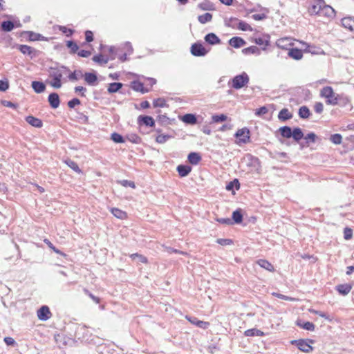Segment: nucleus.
Instances as JSON below:
<instances>
[{
	"instance_id": "21",
	"label": "nucleus",
	"mask_w": 354,
	"mask_h": 354,
	"mask_svg": "<svg viewBox=\"0 0 354 354\" xmlns=\"http://www.w3.org/2000/svg\"><path fill=\"white\" fill-rule=\"evenodd\" d=\"M83 76L89 85H93L97 80V75L93 73H86Z\"/></svg>"
},
{
	"instance_id": "17",
	"label": "nucleus",
	"mask_w": 354,
	"mask_h": 354,
	"mask_svg": "<svg viewBox=\"0 0 354 354\" xmlns=\"http://www.w3.org/2000/svg\"><path fill=\"white\" fill-rule=\"evenodd\" d=\"M342 24L349 30H353L354 28V19L352 17H345L342 19Z\"/></svg>"
},
{
	"instance_id": "1",
	"label": "nucleus",
	"mask_w": 354,
	"mask_h": 354,
	"mask_svg": "<svg viewBox=\"0 0 354 354\" xmlns=\"http://www.w3.org/2000/svg\"><path fill=\"white\" fill-rule=\"evenodd\" d=\"M67 71L66 68L64 66L53 68L49 69V78L51 80L47 81L52 87L55 88H59L62 86L61 80L63 75Z\"/></svg>"
},
{
	"instance_id": "48",
	"label": "nucleus",
	"mask_w": 354,
	"mask_h": 354,
	"mask_svg": "<svg viewBox=\"0 0 354 354\" xmlns=\"http://www.w3.org/2000/svg\"><path fill=\"white\" fill-rule=\"evenodd\" d=\"M353 231L351 228L346 227L344 230V237L346 240H349L352 238Z\"/></svg>"
},
{
	"instance_id": "32",
	"label": "nucleus",
	"mask_w": 354,
	"mask_h": 354,
	"mask_svg": "<svg viewBox=\"0 0 354 354\" xmlns=\"http://www.w3.org/2000/svg\"><path fill=\"white\" fill-rule=\"evenodd\" d=\"M198 19L200 23L205 24L207 22L210 21L212 19V15L209 12H207L202 15H199Z\"/></svg>"
},
{
	"instance_id": "52",
	"label": "nucleus",
	"mask_w": 354,
	"mask_h": 354,
	"mask_svg": "<svg viewBox=\"0 0 354 354\" xmlns=\"http://www.w3.org/2000/svg\"><path fill=\"white\" fill-rule=\"evenodd\" d=\"M169 138V136L167 135H159L156 137V140L158 143L163 144Z\"/></svg>"
},
{
	"instance_id": "60",
	"label": "nucleus",
	"mask_w": 354,
	"mask_h": 354,
	"mask_svg": "<svg viewBox=\"0 0 354 354\" xmlns=\"http://www.w3.org/2000/svg\"><path fill=\"white\" fill-rule=\"evenodd\" d=\"M9 87L7 81L0 80V91H6Z\"/></svg>"
},
{
	"instance_id": "57",
	"label": "nucleus",
	"mask_w": 354,
	"mask_h": 354,
	"mask_svg": "<svg viewBox=\"0 0 354 354\" xmlns=\"http://www.w3.org/2000/svg\"><path fill=\"white\" fill-rule=\"evenodd\" d=\"M216 242L221 245H230L232 243L231 239H218Z\"/></svg>"
},
{
	"instance_id": "14",
	"label": "nucleus",
	"mask_w": 354,
	"mask_h": 354,
	"mask_svg": "<svg viewBox=\"0 0 354 354\" xmlns=\"http://www.w3.org/2000/svg\"><path fill=\"white\" fill-rule=\"evenodd\" d=\"M257 263L261 268L266 270L273 272L274 271V266L267 260L259 259L257 261Z\"/></svg>"
},
{
	"instance_id": "9",
	"label": "nucleus",
	"mask_w": 354,
	"mask_h": 354,
	"mask_svg": "<svg viewBox=\"0 0 354 354\" xmlns=\"http://www.w3.org/2000/svg\"><path fill=\"white\" fill-rule=\"evenodd\" d=\"M48 102L50 106L53 109H56L59 105V97L57 93H52L48 96Z\"/></svg>"
},
{
	"instance_id": "20",
	"label": "nucleus",
	"mask_w": 354,
	"mask_h": 354,
	"mask_svg": "<svg viewBox=\"0 0 354 354\" xmlns=\"http://www.w3.org/2000/svg\"><path fill=\"white\" fill-rule=\"evenodd\" d=\"M325 2L324 0H316L315 3L312 6L311 11L313 13L317 14L322 10Z\"/></svg>"
},
{
	"instance_id": "42",
	"label": "nucleus",
	"mask_w": 354,
	"mask_h": 354,
	"mask_svg": "<svg viewBox=\"0 0 354 354\" xmlns=\"http://www.w3.org/2000/svg\"><path fill=\"white\" fill-rule=\"evenodd\" d=\"M111 139L115 143H123L124 142L123 137L117 133L111 134Z\"/></svg>"
},
{
	"instance_id": "61",
	"label": "nucleus",
	"mask_w": 354,
	"mask_h": 354,
	"mask_svg": "<svg viewBox=\"0 0 354 354\" xmlns=\"http://www.w3.org/2000/svg\"><path fill=\"white\" fill-rule=\"evenodd\" d=\"M77 55L82 57H88L91 55V52L89 50H82L77 53Z\"/></svg>"
},
{
	"instance_id": "49",
	"label": "nucleus",
	"mask_w": 354,
	"mask_h": 354,
	"mask_svg": "<svg viewBox=\"0 0 354 354\" xmlns=\"http://www.w3.org/2000/svg\"><path fill=\"white\" fill-rule=\"evenodd\" d=\"M272 295L274 297L279 298V299L287 300V301H295V298L290 297H288V296H286V295H281L279 293H277V292H272Z\"/></svg>"
},
{
	"instance_id": "46",
	"label": "nucleus",
	"mask_w": 354,
	"mask_h": 354,
	"mask_svg": "<svg viewBox=\"0 0 354 354\" xmlns=\"http://www.w3.org/2000/svg\"><path fill=\"white\" fill-rule=\"evenodd\" d=\"M238 28L243 31L252 30L251 26L244 21H240L239 23Z\"/></svg>"
},
{
	"instance_id": "56",
	"label": "nucleus",
	"mask_w": 354,
	"mask_h": 354,
	"mask_svg": "<svg viewBox=\"0 0 354 354\" xmlns=\"http://www.w3.org/2000/svg\"><path fill=\"white\" fill-rule=\"evenodd\" d=\"M234 185H236V189H238L239 188V183L238 180H236V179H235L234 181L228 183L227 185L226 186V189L227 190H232L233 189V187Z\"/></svg>"
},
{
	"instance_id": "16",
	"label": "nucleus",
	"mask_w": 354,
	"mask_h": 354,
	"mask_svg": "<svg viewBox=\"0 0 354 354\" xmlns=\"http://www.w3.org/2000/svg\"><path fill=\"white\" fill-rule=\"evenodd\" d=\"M177 171L181 177L187 176L192 171V167L189 165H178Z\"/></svg>"
},
{
	"instance_id": "53",
	"label": "nucleus",
	"mask_w": 354,
	"mask_h": 354,
	"mask_svg": "<svg viewBox=\"0 0 354 354\" xmlns=\"http://www.w3.org/2000/svg\"><path fill=\"white\" fill-rule=\"evenodd\" d=\"M80 104V101L79 99L77 98H73L71 100H70L68 102V106L71 108V109H73L74 108L75 106L77 105H79Z\"/></svg>"
},
{
	"instance_id": "25",
	"label": "nucleus",
	"mask_w": 354,
	"mask_h": 354,
	"mask_svg": "<svg viewBox=\"0 0 354 354\" xmlns=\"http://www.w3.org/2000/svg\"><path fill=\"white\" fill-rule=\"evenodd\" d=\"M138 120L142 122L144 124L149 127H153L154 125V120L150 116H139Z\"/></svg>"
},
{
	"instance_id": "27",
	"label": "nucleus",
	"mask_w": 354,
	"mask_h": 354,
	"mask_svg": "<svg viewBox=\"0 0 354 354\" xmlns=\"http://www.w3.org/2000/svg\"><path fill=\"white\" fill-rule=\"evenodd\" d=\"M292 117V114L287 109H283L280 111L278 118L279 120L285 121L290 119Z\"/></svg>"
},
{
	"instance_id": "55",
	"label": "nucleus",
	"mask_w": 354,
	"mask_h": 354,
	"mask_svg": "<svg viewBox=\"0 0 354 354\" xmlns=\"http://www.w3.org/2000/svg\"><path fill=\"white\" fill-rule=\"evenodd\" d=\"M308 310H309L310 313L318 315L320 317H324V318H325L326 319H329L328 316L326 313H324L323 312L315 310L312 309V308L309 309Z\"/></svg>"
},
{
	"instance_id": "5",
	"label": "nucleus",
	"mask_w": 354,
	"mask_h": 354,
	"mask_svg": "<svg viewBox=\"0 0 354 354\" xmlns=\"http://www.w3.org/2000/svg\"><path fill=\"white\" fill-rule=\"evenodd\" d=\"M191 53L194 56L201 57L205 56L207 51L202 44L195 43L191 47Z\"/></svg>"
},
{
	"instance_id": "63",
	"label": "nucleus",
	"mask_w": 354,
	"mask_h": 354,
	"mask_svg": "<svg viewBox=\"0 0 354 354\" xmlns=\"http://www.w3.org/2000/svg\"><path fill=\"white\" fill-rule=\"evenodd\" d=\"M85 38L87 42H91L93 40V32L90 30H86L85 32Z\"/></svg>"
},
{
	"instance_id": "35",
	"label": "nucleus",
	"mask_w": 354,
	"mask_h": 354,
	"mask_svg": "<svg viewBox=\"0 0 354 354\" xmlns=\"http://www.w3.org/2000/svg\"><path fill=\"white\" fill-rule=\"evenodd\" d=\"M14 28V24L11 21H5L1 24V28L3 30L9 32L11 31Z\"/></svg>"
},
{
	"instance_id": "34",
	"label": "nucleus",
	"mask_w": 354,
	"mask_h": 354,
	"mask_svg": "<svg viewBox=\"0 0 354 354\" xmlns=\"http://www.w3.org/2000/svg\"><path fill=\"white\" fill-rule=\"evenodd\" d=\"M122 86V83H119V82L111 83L109 86L108 91H109V93H115L118 91H119V89L121 88Z\"/></svg>"
},
{
	"instance_id": "36",
	"label": "nucleus",
	"mask_w": 354,
	"mask_h": 354,
	"mask_svg": "<svg viewBox=\"0 0 354 354\" xmlns=\"http://www.w3.org/2000/svg\"><path fill=\"white\" fill-rule=\"evenodd\" d=\"M322 10L324 11L325 14L329 17H333L335 15V10L330 6L324 4Z\"/></svg>"
},
{
	"instance_id": "15",
	"label": "nucleus",
	"mask_w": 354,
	"mask_h": 354,
	"mask_svg": "<svg viewBox=\"0 0 354 354\" xmlns=\"http://www.w3.org/2000/svg\"><path fill=\"white\" fill-rule=\"evenodd\" d=\"M32 88L37 93H43L46 89L45 84L41 82L33 81L31 84Z\"/></svg>"
},
{
	"instance_id": "26",
	"label": "nucleus",
	"mask_w": 354,
	"mask_h": 354,
	"mask_svg": "<svg viewBox=\"0 0 354 354\" xmlns=\"http://www.w3.org/2000/svg\"><path fill=\"white\" fill-rule=\"evenodd\" d=\"M131 88L136 91H140L142 93L148 92V90L144 88L143 84L138 82L134 81L131 83Z\"/></svg>"
},
{
	"instance_id": "28",
	"label": "nucleus",
	"mask_w": 354,
	"mask_h": 354,
	"mask_svg": "<svg viewBox=\"0 0 354 354\" xmlns=\"http://www.w3.org/2000/svg\"><path fill=\"white\" fill-rule=\"evenodd\" d=\"M111 213L118 218L125 219L127 218V213L118 208H111Z\"/></svg>"
},
{
	"instance_id": "7",
	"label": "nucleus",
	"mask_w": 354,
	"mask_h": 354,
	"mask_svg": "<svg viewBox=\"0 0 354 354\" xmlns=\"http://www.w3.org/2000/svg\"><path fill=\"white\" fill-rule=\"evenodd\" d=\"M186 319L192 324L196 325V326L205 329L207 328L209 326V323L207 322H203L198 320L196 317H186Z\"/></svg>"
},
{
	"instance_id": "24",
	"label": "nucleus",
	"mask_w": 354,
	"mask_h": 354,
	"mask_svg": "<svg viewBox=\"0 0 354 354\" xmlns=\"http://www.w3.org/2000/svg\"><path fill=\"white\" fill-rule=\"evenodd\" d=\"M281 135L286 138H290L292 137V131L290 127L288 126L282 127L279 129Z\"/></svg>"
},
{
	"instance_id": "19",
	"label": "nucleus",
	"mask_w": 354,
	"mask_h": 354,
	"mask_svg": "<svg viewBox=\"0 0 354 354\" xmlns=\"http://www.w3.org/2000/svg\"><path fill=\"white\" fill-rule=\"evenodd\" d=\"M352 289L349 284H340L337 286V290L342 295H348Z\"/></svg>"
},
{
	"instance_id": "33",
	"label": "nucleus",
	"mask_w": 354,
	"mask_h": 354,
	"mask_svg": "<svg viewBox=\"0 0 354 354\" xmlns=\"http://www.w3.org/2000/svg\"><path fill=\"white\" fill-rule=\"evenodd\" d=\"M299 115L301 118H304V119L308 118L310 116L309 109L306 106H303L300 107V109L299 110Z\"/></svg>"
},
{
	"instance_id": "41",
	"label": "nucleus",
	"mask_w": 354,
	"mask_h": 354,
	"mask_svg": "<svg viewBox=\"0 0 354 354\" xmlns=\"http://www.w3.org/2000/svg\"><path fill=\"white\" fill-rule=\"evenodd\" d=\"M330 140L333 143L339 145L342 143V136L339 133H335L330 136Z\"/></svg>"
},
{
	"instance_id": "44",
	"label": "nucleus",
	"mask_w": 354,
	"mask_h": 354,
	"mask_svg": "<svg viewBox=\"0 0 354 354\" xmlns=\"http://www.w3.org/2000/svg\"><path fill=\"white\" fill-rule=\"evenodd\" d=\"M153 105L154 107H164L166 106V102L163 98H158L153 100Z\"/></svg>"
},
{
	"instance_id": "64",
	"label": "nucleus",
	"mask_w": 354,
	"mask_h": 354,
	"mask_svg": "<svg viewBox=\"0 0 354 354\" xmlns=\"http://www.w3.org/2000/svg\"><path fill=\"white\" fill-rule=\"evenodd\" d=\"M4 342L8 345V346H12V345H15V341L13 338L10 337H6L4 338Z\"/></svg>"
},
{
	"instance_id": "47",
	"label": "nucleus",
	"mask_w": 354,
	"mask_h": 354,
	"mask_svg": "<svg viewBox=\"0 0 354 354\" xmlns=\"http://www.w3.org/2000/svg\"><path fill=\"white\" fill-rule=\"evenodd\" d=\"M227 120V116L224 114H221L219 115H215L212 116V120L214 122H223Z\"/></svg>"
},
{
	"instance_id": "2",
	"label": "nucleus",
	"mask_w": 354,
	"mask_h": 354,
	"mask_svg": "<svg viewBox=\"0 0 354 354\" xmlns=\"http://www.w3.org/2000/svg\"><path fill=\"white\" fill-rule=\"evenodd\" d=\"M320 95L326 99V104L336 105L338 104V95L334 93L331 86H325L320 91Z\"/></svg>"
},
{
	"instance_id": "62",
	"label": "nucleus",
	"mask_w": 354,
	"mask_h": 354,
	"mask_svg": "<svg viewBox=\"0 0 354 354\" xmlns=\"http://www.w3.org/2000/svg\"><path fill=\"white\" fill-rule=\"evenodd\" d=\"M44 242L48 245V246L52 249L55 252L57 253V254H62V252L58 250L57 249L52 243L50 241L47 240V239H45L44 240Z\"/></svg>"
},
{
	"instance_id": "39",
	"label": "nucleus",
	"mask_w": 354,
	"mask_h": 354,
	"mask_svg": "<svg viewBox=\"0 0 354 354\" xmlns=\"http://www.w3.org/2000/svg\"><path fill=\"white\" fill-rule=\"evenodd\" d=\"M66 164L71 167L73 170L77 172L78 174L82 173V170L79 168L78 165L76 162L71 160H66L65 161Z\"/></svg>"
},
{
	"instance_id": "43",
	"label": "nucleus",
	"mask_w": 354,
	"mask_h": 354,
	"mask_svg": "<svg viewBox=\"0 0 354 354\" xmlns=\"http://www.w3.org/2000/svg\"><path fill=\"white\" fill-rule=\"evenodd\" d=\"M66 46L68 48L71 49V53H75L79 49V47L77 45V44L73 42V41H68Z\"/></svg>"
},
{
	"instance_id": "8",
	"label": "nucleus",
	"mask_w": 354,
	"mask_h": 354,
	"mask_svg": "<svg viewBox=\"0 0 354 354\" xmlns=\"http://www.w3.org/2000/svg\"><path fill=\"white\" fill-rule=\"evenodd\" d=\"M297 346L301 351L309 353L313 351V347L308 344L306 340L299 339L295 341Z\"/></svg>"
},
{
	"instance_id": "23",
	"label": "nucleus",
	"mask_w": 354,
	"mask_h": 354,
	"mask_svg": "<svg viewBox=\"0 0 354 354\" xmlns=\"http://www.w3.org/2000/svg\"><path fill=\"white\" fill-rule=\"evenodd\" d=\"M182 121L187 124H194L196 123L197 120L194 115L187 113L183 116Z\"/></svg>"
},
{
	"instance_id": "45",
	"label": "nucleus",
	"mask_w": 354,
	"mask_h": 354,
	"mask_svg": "<svg viewBox=\"0 0 354 354\" xmlns=\"http://www.w3.org/2000/svg\"><path fill=\"white\" fill-rule=\"evenodd\" d=\"M118 183L119 184H120L121 185H122L123 187H130L131 188L136 187V185H135L134 182H133V181H130V180H118Z\"/></svg>"
},
{
	"instance_id": "40",
	"label": "nucleus",
	"mask_w": 354,
	"mask_h": 354,
	"mask_svg": "<svg viewBox=\"0 0 354 354\" xmlns=\"http://www.w3.org/2000/svg\"><path fill=\"white\" fill-rule=\"evenodd\" d=\"M19 49L23 54L31 55L33 52V49L27 45H20Z\"/></svg>"
},
{
	"instance_id": "30",
	"label": "nucleus",
	"mask_w": 354,
	"mask_h": 354,
	"mask_svg": "<svg viewBox=\"0 0 354 354\" xmlns=\"http://www.w3.org/2000/svg\"><path fill=\"white\" fill-rule=\"evenodd\" d=\"M297 325L307 330L313 331L315 330V325L310 322L301 324L300 321H297Z\"/></svg>"
},
{
	"instance_id": "6",
	"label": "nucleus",
	"mask_w": 354,
	"mask_h": 354,
	"mask_svg": "<svg viewBox=\"0 0 354 354\" xmlns=\"http://www.w3.org/2000/svg\"><path fill=\"white\" fill-rule=\"evenodd\" d=\"M51 313L49 310V308L46 306H41L37 310V317L39 319L42 321H46L50 317Z\"/></svg>"
},
{
	"instance_id": "37",
	"label": "nucleus",
	"mask_w": 354,
	"mask_h": 354,
	"mask_svg": "<svg viewBox=\"0 0 354 354\" xmlns=\"http://www.w3.org/2000/svg\"><path fill=\"white\" fill-rule=\"evenodd\" d=\"M83 77V74L81 71H75L68 75V79L71 81H76Z\"/></svg>"
},
{
	"instance_id": "4",
	"label": "nucleus",
	"mask_w": 354,
	"mask_h": 354,
	"mask_svg": "<svg viewBox=\"0 0 354 354\" xmlns=\"http://www.w3.org/2000/svg\"><path fill=\"white\" fill-rule=\"evenodd\" d=\"M235 136L239 139L238 143H248L250 142V131L247 128L239 129Z\"/></svg>"
},
{
	"instance_id": "3",
	"label": "nucleus",
	"mask_w": 354,
	"mask_h": 354,
	"mask_svg": "<svg viewBox=\"0 0 354 354\" xmlns=\"http://www.w3.org/2000/svg\"><path fill=\"white\" fill-rule=\"evenodd\" d=\"M248 82L249 76L243 72L232 79V87L235 89H240L246 86Z\"/></svg>"
},
{
	"instance_id": "58",
	"label": "nucleus",
	"mask_w": 354,
	"mask_h": 354,
	"mask_svg": "<svg viewBox=\"0 0 354 354\" xmlns=\"http://www.w3.org/2000/svg\"><path fill=\"white\" fill-rule=\"evenodd\" d=\"M288 41V38H282V39H278L277 44L279 47L283 48L286 46V44H287L286 42Z\"/></svg>"
},
{
	"instance_id": "31",
	"label": "nucleus",
	"mask_w": 354,
	"mask_h": 354,
	"mask_svg": "<svg viewBox=\"0 0 354 354\" xmlns=\"http://www.w3.org/2000/svg\"><path fill=\"white\" fill-rule=\"evenodd\" d=\"M245 335L248 337H252V336H263V333L260 330L252 328V329H248L245 331Z\"/></svg>"
},
{
	"instance_id": "18",
	"label": "nucleus",
	"mask_w": 354,
	"mask_h": 354,
	"mask_svg": "<svg viewBox=\"0 0 354 354\" xmlns=\"http://www.w3.org/2000/svg\"><path fill=\"white\" fill-rule=\"evenodd\" d=\"M188 160L192 165H197L201 160V156L198 153L191 152L188 155Z\"/></svg>"
},
{
	"instance_id": "29",
	"label": "nucleus",
	"mask_w": 354,
	"mask_h": 354,
	"mask_svg": "<svg viewBox=\"0 0 354 354\" xmlns=\"http://www.w3.org/2000/svg\"><path fill=\"white\" fill-rule=\"evenodd\" d=\"M292 137L295 141L299 142L304 137L301 129L299 127L295 128L292 131Z\"/></svg>"
},
{
	"instance_id": "54",
	"label": "nucleus",
	"mask_w": 354,
	"mask_h": 354,
	"mask_svg": "<svg viewBox=\"0 0 354 354\" xmlns=\"http://www.w3.org/2000/svg\"><path fill=\"white\" fill-rule=\"evenodd\" d=\"M131 257L133 259H135L136 258H138V260L142 262V263H146L147 262V259L144 256H142V255H140L138 254H133Z\"/></svg>"
},
{
	"instance_id": "38",
	"label": "nucleus",
	"mask_w": 354,
	"mask_h": 354,
	"mask_svg": "<svg viewBox=\"0 0 354 354\" xmlns=\"http://www.w3.org/2000/svg\"><path fill=\"white\" fill-rule=\"evenodd\" d=\"M232 219L236 223H241L243 220V216L241 210H236L232 213Z\"/></svg>"
},
{
	"instance_id": "59",
	"label": "nucleus",
	"mask_w": 354,
	"mask_h": 354,
	"mask_svg": "<svg viewBox=\"0 0 354 354\" xmlns=\"http://www.w3.org/2000/svg\"><path fill=\"white\" fill-rule=\"evenodd\" d=\"M267 112H268V109L266 106H262L256 110L255 114L259 116V115H264V114L267 113Z\"/></svg>"
},
{
	"instance_id": "13",
	"label": "nucleus",
	"mask_w": 354,
	"mask_h": 354,
	"mask_svg": "<svg viewBox=\"0 0 354 354\" xmlns=\"http://www.w3.org/2000/svg\"><path fill=\"white\" fill-rule=\"evenodd\" d=\"M26 121L32 125V127L40 128L42 127V122L39 118H35L32 115L27 116L26 118Z\"/></svg>"
},
{
	"instance_id": "10",
	"label": "nucleus",
	"mask_w": 354,
	"mask_h": 354,
	"mask_svg": "<svg viewBox=\"0 0 354 354\" xmlns=\"http://www.w3.org/2000/svg\"><path fill=\"white\" fill-rule=\"evenodd\" d=\"M114 59H115V56H111V57H107L102 55H95L92 58L93 62H95L99 64H101V65H104V64H107L110 59L113 60Z\"/></svg>"
},
{
	"instance_id": "12",
	"label": "nucleus",
	"mask_w": 354,
	"mask_h": 354,
	"mask_svg": "<svg viewBox=\"0 0 354 354\" xmlns=\"http://www.w3.org/2000/svg\"><path fill=\"white\" fill-rule=\"evenodd\" d=\"M205 40L211 45L218 44L221 43V39L214 33H209L206 35Z\"/></svg>"
},
{
	"instance_id": "11",
	"label": "nucleus",
	"mask_w": 354,
	"mask_h": 354,
	"mask_svg": "<svg viewBox=\"0 0 354 354\" xmlns=\"http://www.w3.org/2000/svg\"><path fill=\"white\" fill-rule=\"evenodd\" d=\"M229 44L234 48H238L244 46L245 44V41L241 37H234L230 39Z\"/></svg>"
},
{
	"instance_id": "51",
	"label": "nucleus",
	"mask_w": 354,
	"mask_h": 354,
	"mask_svg": "<svg viewBox=\"0 0 354 354\" xmlns=\"http://www.w3.org/2000/svg\"><path fill=\"white\" fill-rule=\"evenodd\" d=\"M314 110L317 113H321L324 110V105L322 102H316L314 105Z\"/></svg>"
},
{
	"instance_id": "50",
	"label": "nucleus",
	"mask_w": 354,
	"mask_h": 354,
	"mask_svg": "<svg viewBox=\"0 0 354 354\" xmlns=\"http://www.w3.org/2000/svg\"><path fill=\"white\" fill-rule=\"evenodd\" d=\"M243 50L246 53H251V54L259 53V49L257 46H250L249 48H245Z\"/></svg>"
},
{
	"instance_id": "22",
	"label": "nucleus",
	"mask_w": 354,
	"mask_h": 354,
	"mask_svg": "<svg viewBox=\"0 0 354 354\" xmlns=\"http://www.w3.org/2000/svg\"><path fill=\"white\" fill-rule=\"evenodd\" d=\"M288 55L296 60H299L303 57V53L301 50L297 48H292L288 52Z\"/></svg>"
}]
</instances>
